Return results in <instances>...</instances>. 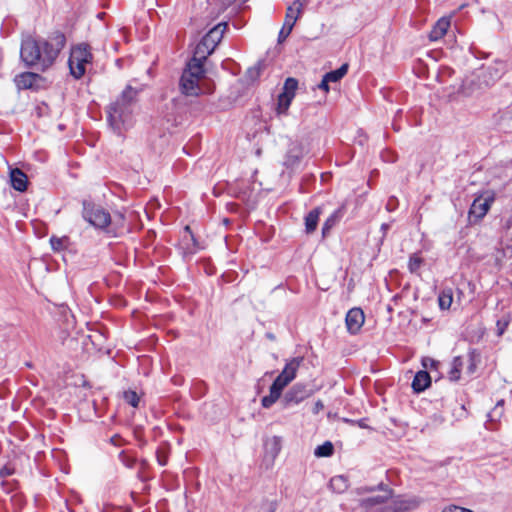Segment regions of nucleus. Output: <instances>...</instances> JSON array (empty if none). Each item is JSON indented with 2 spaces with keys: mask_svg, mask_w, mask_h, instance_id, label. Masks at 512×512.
<instances>
[{
  "mask_svg": "<svg viewBox=\"0 0 512 512\" xmlns=\"http://www.w3.org/2000/svg\"><path fill=\"white\" fill-rule=\"evenodd\" d=\"M66 45L64 33L55 31L47 38L27 37L21 43L20 57L27 67L42 72L49 69Z\"/></svg>",
  "mask_w": 512,
  "mask_h": 512,
  "instance_id": "f257e3e1",
  "label": "nucleus"
},
{
  "mask_svg": "<svg viewBox=\"0 0 512 512\" xmlns=\"http://www.w3.org/2000/svg\"><path fill=\"white\" fill-rule=\"evenodd\" d=\"M139 91L130 85L107 108V120L111 128L121 134L130 125L132 107L136 103Z\"/></svg>",
  "mask_w": 512,
  "mask_h": 512,
  "instance_id": "f03ea898",
  "label": "nucleus"
},
{
  "mask_svg": "<svg viewBox=\"0 0 512 512\" xmlns=\"http://www.w3.org/2000/svg\"><path fill=\"white\" fill-rule=\"evenodd\" d=\"M304 361V357L298 356L288 360L281 373L273 381L269 389V394L264 396L261 404L264 408H270L281 397L283 389L295 378L297 371Z\"/></svg>",
  "mask_w": 512,
  "mask_h": 512,
  "instance_id": "7ed1b4c3",
  "label": "nucleus"
},
{
  "mask_svg": "<svg viewBox=\"0 0 512 512\" xmlns=\"http://www.w3.org/2000/svg\"><path fill=\"white\" fill-rule=\"evenodd\" d=\"M92 61V53L87 44H79L71 50L68 65L70 74L80 79L86 72V64Z\"/></svg>",
  "mask_w": 512,
  "mask_h": 512,
  "instance_id": "20e7f679",
  "label": "nucleus"
},
{
  "mask_svg": "<svg viewBox=\"0 0 512 512\" xmlns=\"http://www.w3.org/2000/svg\"><path fill=\"white\" fill-rule=\"evenodd\" d=\"M83 218L97 229H106L111 223L110 213L90 201H83Z\"/></svg>",
  "mask_w": 512,
  "mask_h": 512,
  "instance_id": "39448f33",
  "label": "nucleus"
},
{
  "mask_svg": "<svg viewBox=\"0 0 512 512\" xmlns=\"http://www.w3.org/2000/svg\"><path fill=\"white\" fill-rule=\"evenodd\" d=\"M314 391L307 384L296 383L294 384L283 396L282 404L284 408L297 405L309 398Z\"/></svg>",
  "mask_w": 512,
  "mask_h": 512,
  "instance_id": "423d86ee",
  "label": "nucleus"
},
{
  "mask_svg": "<svg viewBox=\"0 0 512 512\" xmlns=\"http://www.w3.org/2000/svg\"><path fill=\"white\" fill-rule=\"evenodd\" d=\"M43 81V77L34 72H23L15 76L14 83L18 89L26 90L33 89L37 90L40 88V83Z\"/></svg>",
  "mask_w": 512,
  "mask_h": 512,
  "instance_id": "0eeeda50",
  "label": "nucleus"
},
{
  "mask_svg": "<svg viewBox=\"0 0 512 512\" xmlns=\"http://www.w3.org/2000/svg\"><path fill=\"white\" fill-rule=\"evenodd\" d=\"M419 501L416 498L396 497L382 508V512H408L417 508Z\"/></svg>",
  "mask_w": 512,
  "mask_h": 512,
  "instance_id": "6e6552de",
  "label": "nucleus"
},
{
  "mask_svg": "<svg viewBox=\"0 0 512 512\" xmlns=\"http://www.w3.org/2000/svg\"><path fill=\"white\" fill-rule=\"evenodd\" d=\"M305 149L301 142H291L285 155L284 165L287 168L298 166L304 157Z\"/></svg>",
  "mask_w": 512,
  "mask_h": 512,
  "instance_id": "1a4fd4ad",
  "label": "nucleus"
},
{
  "mask_svg": "<svg viewBox=\"0 0 512 512\" xmlns=\"http://www.w3.org/2000/svg\"><path fill=\"white\" fill-rule=\"evenodd\" d=\"M493 200H494L493 197H488V198H484V199L481 197L476 198L470 207L469 219L471 221L472 220L478 221V220L482 219L489 211Z\"/></svg>",
  "mask_w": 512,
  "mask_h": 512,
  "instance_id": "9d476101",
  "label": "nucleus"
},
{
  "mask_svg": "<svg viewBox=\"0 0 512 512\" xmlns=\"http://www.w3.org/2000/svg\"><path fill=\"white\" fill-rule=\"evenodd\" d=\"M365 316L360 308H352L346 315V327L349 333L356 334L364 324Z\"/></svg>",
  "mask_w": 512,
  "mask_h": 512,
  "instance_id": "9b49d317",
  "label": "nucleus"
},
{
  "mask_svg": "<svg viewBox=\"0 0 512 512\" xmlns=\"http://www.w3.org/2000/svg\"><path fill=\"white\" fill-rule=\"evenodd\" d=\"M226 29V23H219L210 29L201 39L208 46L210 51H214L217 45L220 43L224 31Z\"/></svg>",
  "mask_w": 512,
  "mask_h": 512,
  "instance_id": "f8f14e48",
  "label": "nucleus"
},
{
  "mask_svg": "<svg viewBox=\"0 0 512 512\" xmlns=\"http://www.w3.org/2000/svg\"><path fill=\"white\" fill-rule=\"evenodd\" d=\"M198 83L199 79L192 77L190 73L183 72L179 83L180 90L187 96H196L201 91Z\"/></svg>",
  "mask_w": 512,
  "mask_h": 512,
  "instance_id": "ddd939ff",
  "label": "nucleus"
},
{
  "mask_svg": "<svg viewBox=\"0 0 512 512\" xmlns=\"http://www.w3.org/2000/svg\"><path fill=\"white\" fill-rule=\"evenodd\" d=\"M306 4L305 0H295L292 5L287 7L284 24L293 29L296 21L302 14V9Z\"/></svg>",
  "mask_w": 512,
  "mask_h": 512,
  "instance_id": "4468645a",
  "label": "nucleus"
},
{
  "mask_svg": "<svg viewBox=\"0 0 512 512\" xmlns=\"http://www.w3.org/2000/svg\"><path fill=\"white\" fill-rule=\"evenodd\" d=\"M431 385L430 374L425 370L418 371L412 381V389L416 393L425 391Z\"/></svg>",
  "mask_w": 512,
  "mask_h": 512,
  "instance_id": "2eb2a0df",
  "label": "nucleus"
},
{
  "mask_svg": "<svg viewBox=\"0 0 512 512\" xmlns=\"http://www.w3.org/2000/svg\"><path fill=\"white\" fill-rule=\"evenodd\" d=\"M10 181L12 187L19 192H24L27 189L28 178L26 174L18 168L11 170Z\"/></svg>",
  "mask_w": 512,
  "mask_h": 512,
  "instance_id": "dca6fc26",
  "label": "nucleus"
},
{
  "mask_svg": "<svg viewBox=\"0 0 512 512\" xmlns=\"http://www.w3.org/2000/svg\"><path fill=\"white\" fill-rule=\"evenodd\" d=\"M450 27V20L449 18L442 17L440 18L435 25L433 26L429 38L432 41H437L441 39L448 31Z\"/></svg>",
  "mask_w": 512,
  "mask_h": 512,
  "instance_id": "f3484780",
  "label": "nucleus"
},
{
  "mask_svg": "<svg viewBox=\"0 0 512 512\" xmlns=\"http://www.w3.org/2000/svg\"><path fill=\"white\" fill-rule=\"evenodd\" d=\"M378 488L380 490H382L384 492V494L380 495V496H374V497H369V498L363 499L362 506L372 507L375 505H379V504L386 502L387 500H389L392 497V490L389 489L387 486L380 484L378 486Z\"/></svg>",
  "mask_w": 512,
  "mask_h": 512,
  "instance_id": "a211bd4d",
  "label": "nucleus"
},
{
  "mask_svg": "<svg viewBox=\"0 0 512 512\" xmlns=\"http://www.w3.org/2000/svg\"><path fill=\"white\" fill-rule=\"evenodd\" d=\"M183 72L190 73L192 77L200 80L205 74L204 61L199 60V57L191 58Z\"/></svg>",
  "mask_w": 512,
  "mask_h": 512,
  "instance_id": "6ab92c4d",
  "label": "nucleus"
},
{
  "mask_svg": "<svg viewBox=\"0 0 512 512\" xmlns=\"http://www.w3.org/2000/svg\"><path fill=\"white\" fill-rule=\"evenodd\" d=\"M463 368V359L461 356H456L451 362V368L448 372V378L450 381L456 382L461 377V370Z\"/></svg>",
  "mask_w": 512,
  "mask_h": 512,
  "instance_id": "aec40b11",
  "label": "nucleus"
},
{
  "mask_svg": "<svg viewBox=\"0 0 512 512\" xmlns=\"http://www.w3.org/2000/svg\"><path fill=\"white\" fill-rule=\"evenodd\" d=\"M320 215V209L314 208L305 217V229L307 233H312L316 230Z\"/></svg>",
  "mask_w": 512,
  "mask_h": 512,
  "instance_id": "412c9836",
  "label": "nucleus"
},
{
  "mask_svg": "<svg viewBox=\"0 0 512 512\" xmlns=\"http://www.w3.org/2000/svg\"><path fill=\"white\" fill-rule=\"evenodd\" d=\"M453 302V292L451 289H444L438 297L439 307L442 310H447L451 307Z\"/></svg>",
  "mask_w": 512,
  "mask_h": 512,
  "instance_id": "4be33fe9",
  "label": "nucleus"
},
{
  "mask_svg": "<svg viewBox=\"0 0 512 512\" xmlns=\"http://www.w3.org/2000/svg\"><path fill=\"white\" fill-rule=\"evenodd\" d=\"M348 67H349L348 64L344 63L338 69L330 71V72L326 73L324 76L330 82H338L347 74Z\"/></svg>",
  "mask_w": 512,
  "mask_h": 512,
  "instance_id": "5701e85b",
  "label": "nucleus"
},
{
  "mask_svg": "<svg viewBox=\"0 0 512 512\" xmlns=\"http://www.w3.org/2000/svg\"><path fill=\"white\" fill-rule=\"evenodd\" d=\"M293 98L286 96L285 94H279L277 99L276 112L278 115H285L291 105Z\"/></svg>",
  "mask_w": 512,
  "mask_h": 512,
  "instance_id": "b1692460",
  "label": "nucleus"
},
{
  "mask_svg": "<svg viewBox=\"0 0 512 512\" xmlns=\"http://www.w3.org/2000/svg\"><path fill=\"white\" fill-rule=\"evenodd\" d=\"M213 51H210L208 46L203 42L202 40L196 45L194 50V55L192 58L197 59L199 57V60L204 61L207 59L209 55H211Z\"/></svg>",
  "mask_w": 512,
  "mask_h": 512,
  "instance_id": "393cba45",
  "label": "nucleus"
},
{
  "mask_svg": "<svg viewBox=\"0 0 512 512\" xmlns=\"http://www.w3.org/2000/svg\"><path fill=\"white\" fill-rule=\"evenodd\" d=\"M298 88V81L295 78L289 77L285 80L283 86V92L281 94H285L290 98H294L295 92Z\"/></svg>",
  "mask_w": 512,
  "mask_h": 512,
  "instance_id": "a878e982",
  "label": "nucleus"
},
{
  "mask_svg": "<svg viewBox=\"0 0 512 512\" xmlns=\"http://www.w3.org/2000/svg\"><path fill=\"white\" fill-rule=\"evenodd\" d=\"M334 452L333 444L330 441L324 442L322 445L317 446L314 451L317 457H330Z\"/></svg>",
  "mask_w": 512,
  "mask_h": 512,
  "instance_id": "bb28decb",
  "label": "nucleus"
},
{
  "mask_svg": "<svg viewBox=\"0 0 512 512\" xmlns=\"http://www.w3.org/2000/svg\"><path fill=\"white\" fill-rule=\"evenodd\" d=\"M68 243H69V238L66 236H64V237L52 236L50 238V244L54 251H61L68 245Z\"/></svg>",
  "mask_w": 512,
  "mask_h": 512,
  "instance_id": "cd10ccee",
  "label": "nucleus"
},
{
  "mask_svg": "<svg viewBox=\"0 0 512 512\" xmlns=\"http://www.w3.org/2000/svg\"><path fill=\"white\" fill-rule=\"evenodd\" d=\"M123 399L126 403L131 405L132 407L136 408L139 405L140 397L138 396L137 392L134 390H127L123 393Z\"/></svg>",
  "mask_w": 512,
  "mask_h": 512,
  "instance_id": "c85d7f7f",
  "label": "nucleus"
},
{
  "mask_svg": "<svg viewBox=\"0 0 512 512\" xmlns=\"http://www.w3.org/2000/svg\"><path fill=\"white\" fill-rule=\"evenodd\" d=\"M423 264V259L417 254H412L409 258L408 269L411 273H417Z\"/></svg>",
  "mask_w": 512,
  "mask_h": 512,
  "instance_id": "c756f323",
  "label": "nucleus"
},
{
  "mask_svg": "<svg viewBox=\"0 0 512 512\" xmlns=\"http://www.w3.org/2000/svg\"><path fill=\"white\" fill-rule=\"evenodd\" d=\"M330 486L334 490L341 492L347 487L346 479L342 476L333 477L330 481Z\"/></svg>",
  "mask_w": 512,
  "mask_h": 512,
  "instance_id": "7c9ffc66",
  "label": "nucleus"
},
{
  "mask_svg": "<svg viewBox=\"0 0 512 512\" xmlns=\"http://www.w3.org/2000/svg\"><path fill=\"white\" fill-rule=\"evenodd\" d=\"M277 502L270 500H263L257 510V512H276L277 510Z\"/></svg>",
  "mask_w": 512,
  "mask_h": 512,
  "instance_id": "2f4dec72",
  "label": "nucleus"
},
{
  "mask_svg": "<svg viewBox=\"0 0 512 512\" xmlns=\"http://www.w3.org/2000/svg\"><path fill=\"white\" fill-rule=\"evenodd\" d=\"M185 230L189 233V236L188 237H185L184 240H189L192 242V245L190 246L189 243H187V247L186 249L190 252V253H195L200 247L197 243V240L195 239L194 235L192 234L191 230H190V227L189 226H186L185 227Z\"/></svg>",
  "mask_w": 512,
  "mask_h": 512,
  "instance_id": "473e14b6",
  "label": "nucleus"
},
{
  "mask_svg": "<svg viewBox=\"0 0 512 512\" xmlns=\"http://www.w3.org/2000/svg\"><path fill=\"white\" fill-rule=\"evenodd\" d=\"M260 73H261V66L259 63L258 65L249 68L246 72V76H247V78H249V80L255 81L256 79L259 78Z\"/></svg>",
  "mask_w": 512,
  "mask_h": 512,
  "instance_id": "72a5a7b5",
  "label": "nucleus"
},
{
  "mask_svg": "<svg viewBox=\"0 0 512 512\" xmlns=\"http://www.w3.org/2000/svg\"><path fill=\"white\" fill-rule=\"evenodd\" d=\"M157 462L160 466H165L168 462V454L165 449L159 448L156 451Z\"/></svg>",
  "mask_w": 512,
  "mask_h": 512,
  "instance_id": "f704fd0d",
  "label": "nucleus"
},
{
  "mask_svg": "<svg viewBox=\"0 0 512 512\" xmlns=\"http://www.w3.org/2000/svg\"><path fill=\"white\" fill-rule=\"evenodd\" d=\"M119 459L128 468H132L135 464V459L127 456L124 451L120 452Z\"/></svg>",
  "mask_w": 512,
  "mask_h": 512,
  "instance_id": "c9c22d12",
  "label": "nucleus"
},
{
  "mask_svg": "<svg viewBox=\"0 0 512 512\" xmlns=\"http://www.w3.org/2000/svg\"><path fill=\"white\" fill-rule=\"evenodd\" d=\"M508 324H509V319H508V318H505V317H504V318H502V319H499V320L497 321V323H496V326H497V334H498L499 336H501V335L505 332V330H506V328H507Z\"/></svg>",
  "mask_w": 512,
  "mask_h": 512,
  "instance_id": "e433bc0d",
  "label": "nucleus"
},
{
  "mask_svg": "<svg viewBox=\"0 0 512 512\" xmlns=\"http://www.w3.org/2000/svg\"><path fill=\"white\" fill-rule=\"evenodd\" d=\"M291 31H292V29H290L289 26H285V24H283V27L280 30L279 35H278V42L282 43L283 41H285L286 38L290 35Z\"/></svg>",
  "mask_w": 512,
  "mask_h": 512,
  "instance_id": "4c0bfd02",
  "label": "nucleus"
},
{
  "mask_svg": "<svg viewBox=\"0 0 512 512\" xmlns=\"http://www.w3.org/2000/svg\"><path fill=\"white\" fill-rule=\"evenodd\" d=\"M422 364L425 368H435L439 362L432 358H425L423 359Z\"/></svg>",
  "mask_w": 512,
  "mask_h": 512,
  "instance_id": "58836bf2",
  "label": "nucleus"
},
{
  "mask_svg": "<svg viewBox=\"0 0 512 512\" xmlns=\"http://www.w3.org/2000/svg\"><path fill=\"white\" fill-rule=\"evenodd\" d=\"M442 512H472V511L469 509H466V508L459 507V506H450V507L443 509Z\"/></svg>",
  "mask_w": 512,
  "mask_h": 512,
  "instance_id": "ea45409f",
  "label": "nucleus"
},
{
  "mask_svg": "<svg viewBox=\"0 0 512 512\" xmlns=\"http://www.w3.org/2000/svg\"><path fill=\"white\" fill-rule=\"evenodd\" d=\"M329 83H330V81L327 80L325 76H323V79L318 84V88L325 92H328L329 91Z\"/></svg>",
  "mask_w": 512,
  "mask_h": 512,
  "instance_id": "a19ab883",
  "label": "nucleus"
},
{
  "mask_svg": "<svg viewBox=\"0 0 512 512\" xmlns=\"http://www.w3.org/2000/svg\"><path fill=\"white\" fill-rule=\"evenodd\" d=\"M324 404L321 400H317L312 408V412L314 414H318L321 410H323Z\"/></svg>",
  "mask_w": 512,
  "mask_h": 512,
  "instance_id": "79ce46f5",
  "label": "nucleus"
},
{
  "mask_svg": "<svg viewBox=\"0 0 512 512\" xmlns=\"http://www.w3.org/2000/svg\"><path fill=\"white\" fill-rule=\"evenodd\" d=\"M475 369H476V364H475V361H474V356H473V353L470 354V364L467 368L468 370V373L469 374H473L475 372Z\"/></svg>",
  "mask_w": 512,
  "mask_h": 512,
  "instance_id": "37998d69",
  "label": "nucleus"
},
{
  "mask_svg": "<svg viewBox=\"0 0 512 512\" xmlns=\"http://www.w3.org/2000/svg\"><path fill=\"white\" fill-rule=\"evenodd\" d=\"M335 221V215H332L329 219H327V221L325 222L324 226H323V232L325 233L326 230H328L331 225L334 223Z\"/></svg>",
  "mask_w": 512,
  "mask_h": 512,
  "instance_id": "c03bdc74",
  "label": "nucleus"
},
{
  "mask_svg": "<svg viewBox=\"0 0 512 512\" xmlns=\"http://www.w3.org/2000/svg\"><path fill=\"white\" fill-rule=\"evenodd\" d=\"M121 442H122V438L117 434L110 438V443L115 446H120Z\"/></svg>",
  "mask_w": 512,
  "mask_h": 512,
  "instance_id": "a18cd8bd",
  "label": "nucleus"
},
{
  "mask_svg": "<svg viewBox=\"0 0 512 512\" xmlns=\"http://www.w3.org/2000/svg\"><path fill=\"white\" fill-rule=\"evenodd\" d=\"M273 446H274L273 457H275L280 451L279 441L276 437L273 438Z\"/></svg>",
  "mask_w": 512,
  "mask_h": 512,
  "instance_id": "49530a36",
  "label": "nucleus"
},
{
  "mask_svg": "<svg viewBox=\"0 0 512 512\" xmlns=\"http://www.w3.org/2000/svg\"><path fill=\"white\" fill-rule=\"evenodd\" d=\"M12 474V470L8 467H3L0 469V477H7Z\"/></svg>",
  "mask_w": 512,
  "mask_h": 512,
  "instance_id": "de8ad7c7",
  "label": "nucleus"
},
{
  "mask_svg": "<svg viewBox=\"0 0 512 512\" xmlns=\"http://www.w3.org/2000/svg\"><path fill=\"white\" fill-rule=\"evenodd\" d=\"M388 228H389V225L386 224V223L381 225V229L384 230V231H386Z\"/></svg>",
  "mask_w": 512,
  "mask_h": 512,
  "instance_id": "09e8293b",
  "label": "nucleus"
}]
</instances>
